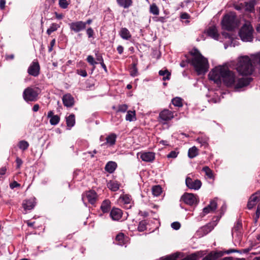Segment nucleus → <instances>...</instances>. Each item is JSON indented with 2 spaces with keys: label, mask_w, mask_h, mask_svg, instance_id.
<instances>
[{
  "label": "nucleus",
  "mask_w": 260,
  "mask_h": 260,
  "mask_svg": "<svg viewBox=\"0 0 260 260\" xmlns=\"http://www.w3.org/2000/svg\"><path fill=\"white\" fill-rule=\"evenodd\" d=\"M210 80L216 84L222 81L228 87H234L235 89H239L248 85L252 79L250 77L238 78L236 73L230 70L228 67L219 66L213 69L209 74Z\"/></svg>",
  "instance_id": "obj_1"
},
{
  "label": "nucleus",
  "mask_w": 260,
  "mask_h": 260,
  "mask_svg": "<svg viewBox=\"0 0 260 260\" xmlns=\"http://www.w3.org/2000/svg\"><path fill=\"white\" fill-rule=\"evenodd\" d=\"M185 57L186 61L194 69L198 75L204 74L208 70V61L196 47L190 51Z\"/></svg>",
  "instance_id": "obj_2"
},
{
  "label": "nucleus",
  "mask_w": 260,
  "mask_h": 260,
  "mask_svg": "<svg viewBox=\"0 0 260 260\" xmlns=\"http://www.w3.org/2000/svg\"><path fill=\"white\" fill-rule=\"evenodd\" d=\"M236 70L242 75H251L253 72L254 68L250 58L248 56L239 58L236 66Z\"/></svg>",
  "instance_id": "obj_3"
},
{
  "label": "nucleus",
  "mask_w": 260,
  "mask_h": 260,
  "mask_svg": "<svg viewBox=\"0 0 260 260\" xmlns=\"http://www.w3.org/2000/svg\"><path fill=\"white\" fill-rule=\"evenodd\" d=\"M254 29L250 24H245L240 28L239 35L244 42H251L253 40Z\"/></svg>",
  "instance_id": "obj_4"
},
{
  "label": "nucleus",
  "mask_w": 260,
  "mask_h": 260,
  "mask_svg": "<svg viewBox=\"0 0 260 260\" xmlns=\"http://www.w3.org/2000/svg\"><path fill=\"white\" fill-rule=\"evenodd\" d=\"M236 16L234 13L224 15L221 21L222 28L226 30H232L236 24Z\"/></svg>",
  "instance_id": "obj_5"
},
{
  "label": "nucleus",
  "mask_w": 260,
  "mask_h": 260,
  "mask_svg": "<svg viewBox=\"0 0 260 260\" xmlns=\"http://www.w3.org/2000/svg\"><path fill=\"white\" fill-rule=\"evenodd\" d=\"M99 200V196L94 190H89L84 192L82 194V200L85 203L87 200L88 203L94 205Z\"/></svg>",
  "instance_id": "obj_6"
},
{
  "label": "nucleus",
  "mask_w": 260,
  "mask_h": 260,
  "mask_svg": "<svg viewBox=\"0 0 260 260\" xmlns=\"http://www.w3.org/2000/svg\"><path fill=\"white\" fill-rule=\"evenodd\" d=\"M38 95V91L30 87L25 88L23 92V98L27 102L37 101Z\"/></svg>",
  "instance_id": "obj_7"
},
{
  "label": "nucleus",
  "mask_w": 260,
  "mask_h": 260,
  "mask_svg": "<svg viewBox=\"0 0 260 260\" xmlns=\"http://www.w3.org/2000/svg\"><path fill=\"white\" fill-rule=\"evenodd\" d=\"M40 66L37 59L32 61L27 69L28 74L35 77H38L40 74Z\"/></svg>",
  "instance_id": "obj_8"
},
{
  "label": "nucleus",
  "mask_w": 260,
  "mask_h": 260,
  "mask_svg": "<svg viewBox=\"0 0 260 260\" xmlns=\"http://www.w3.org/2000/svg\"><path fill=\"white\" fill-rule=\"evenodd\" d=\"M180 200L190 206L196 205L198 203L196 196L191 193L185 192L182 196Z\"/></svg>",
  "instance_id": "obj_9"
},
{
  "label": "nucleus",
  "mask_w": 260,
  "mask_h": 260,
  "mask_svg": "<svg viewBox=\"0 0 260 260\" xmlns=\"http://www.w3.org/2000/svg\"><path fill=\"white\" fill-rule=\"evenodd\" d=\"M185 183L189 188L194 190L199 189L202 185V182L200 180H193L189 177L186 178Z\"/></svg>",
  "instance_id": "obj_10"
},
{
  "label": "nucleus",
  "mask_w": 260,
  "mask_h": 260,
  "mask_svg": "<svg viewBox=\"0 0 260 260\" xmlns=\"http://www.w3.org/2000/svg\"><path fill=\"white\" fill-rule=\"evenodd\" d=\"M69 25L70 29L75 33L79 32L85 29V24L84 21H82L73 22L69 23Z\"/></svg>",
  "instance_id": "obj_11"
},
{
  "label": "nucleus",
  "mask_w": 260,
  "mask_h": 260,
  "mask_svg": "<svg viewBox=\"0 0 260 260\" xmlns=\"http://www.w3.org/2000/svg\"><path fill=\"white\" fill-rule=\"evenodd\" d=\"M260 198V190L257 191L254 193L252 194L249 199L247 203V208L248 209H251L259 201Z\"/></svg>",
  "instance_id": "obj_12"
},
{
  "label": "nucleus",
  "mask_w": 260,
  "mask_h": 260,
  "mask_svg": "<svg viewBox=\"0 0 260 260\" xmlns=\"http://www.w3.org/2000/svg\"><path fill=\"white\" fill-rule=\"evenodd\" d=\"M174 112L168 109H164L159 114V118L161 121H168L174 117Z\"/></svg>",
  "instance_id": "obj_13"
},
{
  "label": "nucleus",
  "mask_w": 260,
  "mask_h": 260,
  "mask_svg": "<svg viewBox=\"0 0 260 260\" xmlns=\"http://www.w3.org/2000/svg\"><path fill=\"white\" fill-rule=\"evenodd\" d=\"M216 225V223L214 222H210L202 226L199 231V232L202 233V236L206 235L211 232Z\"/></svg>",
  "instance_id": "obj_14"
},
{
  "label": "nucleus",
  "mask_w": 260,
  "mask_h": 260,
  "mask_svg": "<svg viewBox=\"0 0 260 260\" xmlns=\"http://www.w3.org/2000/svg\"><path fill=\"white\" fill-rule=\"evenodd\" d=\"M223 252L221 251H211L202 260H216L222 256Z\"/></svg>",
  "instance_id": "obj_15"
},
{
  "label": "nucleus",
  "mask_w": 260,
  "mask_h": 260,
  "mask_svg": "<svg viewBox=\"0 0 260 260\" xmlns=\"http://www.w3.org/2000/svg\"><path fill=\"white\" fill-rule=\"evenodd\" d=\"M62 100L63 104L66 107H72L74 105V98L70 93H67L63 95Z\"/></svg>",
  "instance_id": "obj_16"
},
{
  "label": "nucleus",
  "mask_w": 260,
  "mask_h": 260,
  "mask_svg": "<svg viewBox=\"0 0 260 260\" xmlns=\"http://www.w3.org/2000/svg\"><path fill=\"white\" fill-rule=\"evenodd\" d=\"M217 208V203L214 200L210 201V204L206 207L203 209V216L205 215L214 212Z\"/></svg>",
  "instance_id": "obj_17"
},
{
  "label": "nucleus",
  "mask_w": 260,
  "mask_h": 260,
  "mask_svg": "<svg viewBox=\"0 0 260 260\" xmlns=\"http://www.w3.org/2000/svg\"><path fill=\"white\" fill-rule=\"evenodd\" d=\"M155 155L154 152H146L141 153L140 158L146 162H152L155 159Z\"/></svg>",
  "instance_id": "obj_18"
},
{
  "label": "nucleus",
  "mask_w": 260,
  "mask_h": 260,
  "mask_svg": "<svg viewBox=\"0 0 260 260\" xmlns=\"http://www.w3.org/2000/svg\"><path fill=\"white\" fill-rule=\"evenodd\" d=\"M206 33L208 36L215 40H218L219 36L216 27L214 26L209 27L207 29Z\"/></svg>",
  "instance_id": "obj_19"
},
{
  "label": "nucleus",
  "mask_w": 260,
  "mask_h": 260,
  "mask_svg": "<svg viewBox=\"0 0 260 260\" xmlns=\"http://www.w3.org/2000/svg\"><path fill=\"white\" fill-rule=\"evenodd\" d=\"M110 215L114 220H118L122 217V211L118 208H113L110 212Z\"/></svg>",
  "instance_id": "obj_20"
},
{
  "label": "nucleus",
  "mask_w": 260,
  "mask_h": 260,
  "mask_svg": "<svg viewBox=\"0 0 260 260\" xmlns=\"http://www.w3.org/2000/svg\"><path fill=\"white\" fill-rule=\"evenodd\" d=\"M119 35L123 39L126 40L130 39L132 37L129 31L125 27H122L121 28L119 31Z\"/></svg>",
  "instance_id": "obj_21"
},
{
  "label": "nucleus",
  "mask_w": 260,
  "mask_h": 260,
  "mask_svg": "<svg viewBox=\"0 0 260 260\" xmlns=\"http://www.w3.org/2000/svg\"><path fill=\"white\" fill-rule=\"evenodd\" d=\"M138 60H136L133 62L129 68V72L131 76L133 77H136L138 75V70L137 68Z\"/></svg>",
  "instance_id": "obj_22"
},
{
  "label": "nucleus",
  "mask_w": 260,
  "mask_h": 260,
  "mask_svg": "<svg viewBox=\"0 0 260 260\" xmlns=\"http://www.w3.org/2000/svg\"><path fill=\"white\" fill-rule=\"evenodd\" d=\"M23 207L25 210L32 209L35 206V203L33 200H25L22 204Z\"/></svg>",
  "instance_id": "obj_23"
},
{
  "label": "nucleus",
  "mask_w": 260,
  "mask_h": 260,
  "mask_svg": "<svg viewBox=\"0 0 260 260\" xmlns=\"http://www.w3.org/2000/svg\"><path fill=\"white\" fill-rule=\"evenodd\" d=\"M111 208V202L109 200H104L101 206V209L103 213H108Z\"/></svg>",
  "instance_id": "obj_24"
},
{
  "label": "nucleus",
  "mask_w": 260,
  "mask_h": 260,
  "mask_svg": "<svg viewBox=\"0 0 260 260\" xmlns=\"http://www.w3.org/2000/svg\"><path fill=\"white\" fill-rule=\"evenodd\" d=\"M117 167V164L114 161H109L105 167V170L109 173H113Z\"/></svg>",
  "instance_id": "obj_25"
},
{
  "label": "nucleus",
  "mask_w": 260,
  "mask_h": 260,
  "mask_svg": "<svg viewBox=\"0 0 260 260\" xmlns=\"http://www.w3.org/2000/svg\"><path fill=\"white\" fill-rule=\"evenodd\" d=\"M117 4L125 9L131 7L133 4L132 0H116Z\"/></svg>",
  "instance_id": "obj_26"
},
{
  "label": "nucleus",
  "mask_w": 260,
  "mask_h": 260,
  "mask_svg": "<svg viewBox=\"0 0 260 260\" xmlns=\"http://www.w3.org/2000/svg\"><path fill=\"white\" fill-rule=\"evenodd\" d=\"M95 59L98 62L101 64V67L104 70V71L107 73L108 72L107 67L106 64L104 62V59L103 58L102 54L99 53L98 52L95 53Z\"/></svg>",
  "instance_id": "obj_27"
},
{
  "label": "nucleus",
  "mask_w": 260,
  "mask_h": 260,
  "mask_svg": "<svg viewBox=\"0 0 260 260\" xmlns=\"http://www.w3.org/2000/svg\"><path fill=\"white\" fill-rule=\"evenodd\" d=\"M117 135L114 133H112L107 137L106 144H109L110 146H113L115 144Z\"/></svg>",
  "instance_id": "obj_28"
},
{
  "label": "nucleus",
  "mask_w": 260,
  "mask_h": 260,
  "mask_svg": "<svg viewBox=\"0 0 260 260\" xmlns=\"http://www.w3.org/2000/svg\"><path fill=\"white\" fill-rule=\"evenodd\" d=\"M66 123L69 127H73L75 124V116L74 114H70L66 117Z\"/></svg>",
  "instance_id": "obj_29"
},
{
  "label": "nucleus",
  "mask_w": 260,
  "mask_h": 260,
  "mask_svg": "<svg viewBox=\"0 0 260 260\" xmlns=\"http://www.w3.org/2000/svg\"><path fill=\"white\" fill-rule=\"evenodd\" d=\"M198 149L196 146L189 148L188 151V156L189 158H192L198 154Z\"/></svg>",
  "instance_id": "obj_30"
},
{
  "label": "nucleus",
  "mask_w": 260,
  "mask_h": 260,
  "mask_svg": "<svg viewBox=\"0 0 260 260\" xmlns=\"http://www.w3.org/2000/svg\"><path fill=\"white\" fill-rule=\"evenodd\" d=\"M108 187L113 191L118 190L119 188V184L116 181H111L107 184Z\"/></svg>",
  "instance_id": "obj_31"
},
{
  "label": "nucleus",
  "mask_w": 260,
  "mask_h": 260,
  "mask_svg": "<svg viewBox=\"0 0 260 260\" xmlns=\"http://www.w3.org/2000/svg\"><path fill=\"white\" fill-rule=\"evenodd\" d=\"M159 75L163 76L162 80L164 81L169 80L170 79L171 73L168 70H160L159 71Z\"/></svg>",
  "instance_id": "obj_32"
},
{
  "label": "nucleus",
  "mask_w": 260,
  "mask_h": 260,
  "mask_svg": "<svg viewBox=\"0 0 260 260\" xmlns=\"http://www.w3.org/2000/svg\"><path fill=\"white\" fill-rule=\"evenodd\" d=\"M149 12L154 15H158L159 14V10L156 4L153 3L150 6Z\"/></svg>",
  "instance_id": "obj_33"
},
{
  "label": "nucleus",
  "mask_w": 260,
  "mask_h": 260,
  "mask_svg": "<svg viewBox=\"0 0 260 260\" xmlns=\"http://www.w3.org/2000/svg\"><path fill=\"white\" fill-rule=\"evenodd\" d=\"M152 194L156 197L159 196L162 192V188L159 185H155L152 188Z\"/></svg>",
  "instance_id": "obj_34"
},
{
  "label": "nucleus",
  "mask_w": 260,
  "mask_h": 260,
  "mask_svg": "<svg viewBox=\"0 0 260 260\" xmlns=\"http://www.w3.org/2000/svg\"><path fill=\"white\" fill-rule=\"evenodd\" d=\"M148 222L146 220H143L139 222L138 230L139 232H142L147 229V225Z\"/></svg>",
  "instance_id": "obj_35"
},
{
  "label": "nucleus",
  "mask_w": 260,
  "mask_h": 260,
  "mask_svg": "<svg viewBox=\"0 0 260 260\" xmlns=\"http://www.w3.org/2000/svg\"><path fill=\"white\" fill-rule=\"evenodd\" d=\"M29 143L25 140H21L19 142L18 146L19 149L23 151L27 150L29 147Z\"/></svg>",
  "instance_id": "obj_36"
},
{
  "label": "nucleus",
  "mask_w": 260,
  "mask_h": 260,
  "mask_svg": "<svg viewBox=\"0 0 260 260\" xmlns=\"http://www.w3.org/2000/svg\"><path fill=\"white\" fill-rule=\"evenodd\" d=\"M60 27V25L57 23H53L50 27L47 30L46 33L48 35H50L52 32L56 31Z\"/></svg>",
  "instance_id": "obj_37"
},
{
  "label": "nucleus",
  "mask_w": 260,
  "mask_h": 260,
  "mask_svg": "<svg viewBox=\"0 0 260 260\" xmlns=\"http://www.w3.org/2000/svg\"><path fill=\"white\" fill-rule=\"evenodd\" d=\"M172 103L176 107H181L183 106L182 99L178 97L173 98L172 100Z\"/></svg>",
  "instance_id": "obj_38"
},
{
  "label": "nucleus",
  "mask_w": 260,
  "mask_h": 260,
  "mask_svg": "<svg viewBox=\"0 0 260 260\" xmlns=\"http://www.w3.org/2000/svg\"><path fill=\"white\" fill-rule=\"evenodd\" d=\"M136 112L135 111H128L125 116V119L127 121H132L135 118Z\"/></svg>",
  "instance_id": "obj_39"
},
{
  "label": "nucleus",
  "mask_w": 260,
  "mask_h": 260,
  "mask_svg": "<svg viewBox=\"0 0 260 260\" xmlns=\"http://www.w3.org/2000/svg\"><path fill=\"white\" fill-rule=\"evenodd\" d=\"M86 60L90 65L93 66L92 71H93L95 69V64L98 63V61H95L92 55H88L86 58Z\"/></svg>",
  "instance_id": "obj_40"
},
{
  "label": "nucleus",
  "mask_w": 260,
  "mask_h": 260,
  "mask_svg": "<svg viewBox=\"0 0 260 260\" xmlns=\"http://www.w3.org/2000/svg\"><path fill=\"white\" fill-rule=\"evenodd\" d=\"M202 171L205 173L206 175L209 178L212 179L213 178L212 171L208 167L205 166L203 167L202 169Z\"/></svg>",
  "instance_id": "obj_41"
},
{
  "label": "nucleus",
  "mask_w": 260,
  "mask_h": 260,
  "mask_svg": "<svg viewBox=\"0 0 260 260\" xmlns=\"http://www.w3.org/2000/svg\"><path fill=\"white\" fill-rule=\"evenodd\" d=\"M60 121V117L58 115H55L50 119V123L52 125L57 124Z\"/></svg>",
  "instance_id": "obj_42"
},
{
  "label": "nucleus",
  "mask_w": 260,
  "mask_h": 260,
  "mask_svg": "<svg viewBox=\"0 0 260 260\" xmlns=\"http://www.w3.org/2000/svg\"><path fill=\"white\" fill-rule=\"evenodd\" d=\"M115 240L117 241V244L122 245L124 241V234L123 233H119L115 238Z\"/></svg>",
  "instance_id": "obj_43"
},
{
  "label": "nucleus",
  "mask_w": 260,
  "mask_h": 260,
  "mask_svg": "<svg viewBox=\"0 0 260 260\" xmlns=\"http://www.w3.org/2000/svg\"><path fill=\"white\" fill-rule=\"evenodd\" d=\"M121 198L122 199L123 202L124 204H128L131 203L132 200L131 196L129 194H124L123 195Z\"/></svg>",
  "instance_id": "obj_44"
},
{
  "label": "nucleus",
  "mask_w": 260,
  "mask_h": 260,
  "mask_svg": "<svg viewBox=\"0 0 260 260\" xmlns=\"http://www.w3.org/2000/svg\"><path fill=\"white\" fill-rule=\"evenodd\" d=\"M58 5L62 9H67L70 5V3L67 0H59Z\"/></svg>",
  "instance_id": "obj_45"
},
{
  "label": "nucleus",
  "mask_w": 260,
  "mask_h": 260,
  "mask_svg": "<svg viewBox=\"0 0 260 260\" xmlns=\"http://www.w3.org/2000/svg\"><path fill=\"white\" fill-rule=\"evenodd\" d=\"M128 106L126 104L119 105L116 110V112L124 113L126 111Z\"/></svg>",
  "instance_id": "obj_46"
},
{
  "label": "nucleus",
  "mask_w": 260,
  "mask_h": 260,
  "mask_svg": "<svg viewBox=\"0 0 260 260\" xmlns=\"http://www.w3.org/2000/svg\"><path fill=\"white\" fill-rule=\"evenodd\" d=\"M242 227V224L241 221H238L234 225L233 231L235 232H238Z\"/></svg>",
  "instance_id": "obj_47"
},
{
  "label": "nucleus",
  "mask_w": 260,
  "mask_h": 260,
  "mask_svg": "<svg viewBox=\"0 0 260 260\" xmlns=\"http://www.w3.org/2000/svg\"><path fill=\"white\" fill-rule=\"evenodd\" d=\"M76 73L79 75H80L83 77H86L87 76V72L85 70L78 69L76 71Z\"/></svg>",
  "instance_id": "obj_48"
},
{
  "label": "nucleus",
  "mask_w": 260,
  "mask_h": 260,
  "mask_svg": "<svg viewBox=\"0 0 260 260\" xmlns=\"http://www.w3.org/2000/svg\"><path fill=\"white\" fill-rule=\"evenodd\" d=\"M86 34L89 38H92L94 35V31L91 27H89L86 29Z\"/></svg>",
  "instance_id": "obj_49"
},
{
  "label": "nucleus",
  "mask_w": 260,
  "mask_h": 260,
  "mask_svg": "<svg viewBox=\"0 0 260 260\" xmlns=\"http://www.w3.org/2000/svg\"><path fill=\"white\" fill-rule=\"evenodd\" d=\"M180 226L181 224L179 222H174L171 224V227L176 230H179Z\"/></svg>",
  "instance_id": "obj_50"
},
{
  "label": "nucleus",
  "mask_w": 260,
  "mask_h": 260,
  "mask_svg": "<svg viewBox=\"0 0 260 260\" xmlns=\"http://www.w3.org/2000/svg\"><path fill=\"white\" fill-rule=\"evenodd\" d=\"M178 152H176L175 151H171L168 155V158H176L177 156Z\"/></svg>",
  "instance_id": "obj_51"
},
{
  "label": "nucleus",
  "mask_w": 260,
  "mask_h": 260,
  "mask_svg": "<svg viewBox=\"0 0 260 260\" xmlns=\"http://www.w3.org/2000/svg\"><path fill=\"white\" fill-rule=\"evenodd\" d=\"M20 184L18 183L17 181H14L13 182L11 183L10 184V187L11 189H14V188L19 187Z\"/></svg>",
  "instance_id": "obj_52"
},
{
  "label": "nucleus",
  "mask_w": 260,
  "mask_h": 260,
  "mask_svg": "<svg viewBox=\"0 0 260 260\" xmlns=\"http://www.w3.org/2000/svg\"><path fill=\"white\" fill-rule=\"evenodd\" d=\"M16 162L17 164V166H16L17 169H19L20 168L21 166L22 165L23 161L21 158L17 157L16 159Z\"/></svg>",
  "instance_id": "obj_53"
},
{
  "label": "nucleus",
  "mask_w": 260,
  "mask_h": 260,
  "mask_svg": "<svg viewBox=\"0 0 260 260\" xmlns=\"http://www.w3.org/2000/svg\"><path fill=\"white\" fill-rule=\"evenodd\" d=\"M189 15L187 13H183L181 14L180 17L182 19H187L189 18Z\"/></svg>",
  "instance_id": "obj_54"
},
{
  "label": "nucleus",
  "mask_w": 260,
  "mask_h": 260,
  "mask_svg": "<svg viewBox=\"0 0 260 260\" xmlns=\"http://www.w3.org/2000/svg\"><path fill=\"white\" fill-rule=\"evenodd\" d=\"M155 21L164 23L166 21V18L165 17H156Z\"/></svg>",
  "instance_id": "obj_55"
},
{
  "label": "nucleus",
  "mask_w": 260,
  "mask_h": 260,
  "mask_svg": "<svg viewBox=\"0 0 260 260\" xmlns=\"http://www.w3.org/2000/svg\"><path fill=\"white\" fill-rule=\"evenodd\" d=\"M6 0H0V8L4 10L5 8Z\"/></svg>",
  "instance_id": "obj_56"
},
{
  "label": "nucleus",
  "mask_w": 260,
  "mask_h": 260,
  "mask_svg": "<svg viewBox=\"0 0 260 260\" xmlns=\"http://www.w3.org/2000/svg\"><path fill=\"white\" fill-rule=\"evenodd\" d=\"M123 47L121 45H119L117 47V50L119 54H121L123 52Z\"/></svg>",
  "instance_id": "obj_57"
},
{
  "label": "nucleus",
  "mask_w": 260,
  "mask_h": 260,
  "mask_svg": "<svg viewBox=\"0 0 260 260\" xmlns=\"http://www.w3.org/2000/svg\"><path fill=\"white\" fill-rule=\"evenodd\" d=\"M260 214V205H258L255 212V217L258 218Z\"/></svg>",
  "instance_id": "obj_58"
},
{
  "label": "nucleus",
  "mask_w": 260,
  "mask_h": 260,
  "mask_svg": "<svg viewBox=\"0 0 260 260\" xmlns=\"http://www.w3.org/2000/svg\"><path fill=\"white\" fill-rule=\"evenodd\" d=\"M40 109V106L39 104H35L32 107V111L34 112H37Z\"/></svg>",
  "instance_id": "obj_59"
},
{
  "label": "nucleus",
  "mask_w": 260,
  "mask_h": 260,
  "mask_svg": "<svg viewBox=\"0 0 260 260\" xmlns=\"http://www.w3.org/2000/svg\"><path fill=\"white\" fill-rule=\"evenodd\" d=\"M55 15L56 18L58 19H62V18L63 17V15H62V14H59V13H57V12H55Z\"/></svg>",
  "instance_id": "obj_60"
},
{
  "label": "nucleus",
  "mask_w": 260,
  "mask_h": 260,
  "mask_svg": "<svg viewBox=\"0 0 260 260\" xmlns=\"http://www.w3.org/2000/svg\"><path fill=\"white\" fill-rule=\"evenodd\" d=\"M220 217L219 216H214L213 217L212 222H214V223L217 224V222L219 220Z\"/></svg>",
  "instance_id": "obj_61"
},
{
  "label": "nucleus",
  "mask_w": 260,
  "mask_h": 260,
  "mask_svg": "<svg viewBox=\"0 0 260 260\" xmlns=\"http://www.w3.org/2000/svg\"><path fill=\"white\" fill-rule=\"evenodd\" d=\"M55 115H54V113L53 112V111H50L48 113V114H47V117L48 118H50V119L51 118V117H53V116H54Z\"/></svg>",
  "instance_id": "obj_62"
},
{
  "label": "nucleus",
  "mask_w": 260,
  "mask_h": 260,
  "mask_svg": "<svg viewBox=\"0 0 260 260\" xmlns=\"http://www.w3.org/2000/svg\"><path fill=\"white\" fill-rule=\"evenodd\" d=\"M92 22V20L91 19H88L86 21L84 22V23L85 24V27H86L87 24H90Z\"/></svg>",
  "instance_id": "obj_63"
},
{
  "label": "nucleus",
  "mask_w": 260,
  "mask_h": 260,
  "mask_svg": "<svg viewBox=\"0 0 260 260\" xmlns=\"http://www.w3.org/2000/svg\"><path fill=\"white\" fill-rule=\"evenodd\" d=\"M6 58L7 59H13L14 58V55L13 54L7 55Z\"/></svg>",
  "instance_id": "obj_64"
}]
</instances>
